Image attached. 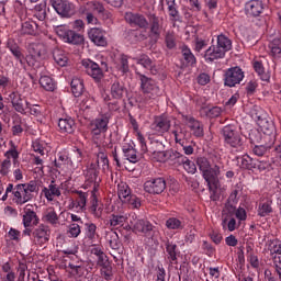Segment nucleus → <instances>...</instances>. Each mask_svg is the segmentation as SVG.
<instances>
[{
	"mask_svg": "<svg viewBox=\"0 0 281 281\" xmlns=\"http://www.w3.org/2000/svg\"><path fill=\"white\" fill-rule=\"evenodd\" d=\"M198 168L204 179L211 201H218L221 195L218 194V188H221V167L218 165L210 164V160L205 157H200L196 159Z\"/></svg>",
	"mask_w": 281,
	"mask_h": 281,
	"instance_id": "1",
	"label": "nucleus"
},
{
	"mask_svg": "<svg viewBox=\"0 0 281 281\" xmlns=\"http://www.w3.org/2000/svg\"><path fill=\"white\" fill-rule=\"evenodd\" d=\"M136 78L139 85L140 95L138 97V102L142 106H153L161 95L164 91L159 87L157 80L136 71Z\"/></svg>",
	"mask_w": 281,
	"mask_h": 281,
	"instance_id": "2",
	"label": "nucleus"
},
{
	"mask_svg": "<svg viewBox=\"0 0 281 281\" xmlns=\"http://www.w3.org/2000/svg\"><path fill=\"white\" fill-rule=\"evenodd\" d=\"M125 21L132 27H139L140 30H146L149 25L148 37L153 43H157L161 38V24H159V18L156 15L150 16L148 24V20H146L144 14L126 12Z\"/></svg>",
	"mask_w": 281,
	"mask_h": 281,
	"instance_id": "3",
	"label": "nucleus"
},
{
	"mask_svg": "<svg viewBox=\"0 0 281 281\" xmlns=\"http://www.w3.org/2000/svg\"><path fill=\"white\" fill-rule=\"evenodd\" d=\"M232 49V40L227 35H217L216 41L212 40V45L205 50L204 58L209 63L225 58L227 52Z\"/></svg>",
	"mask_w": 281,
	"mask_h": 281,
	"instance_id": "4",
	"label": "nucleus"
},
{
	"mask_svg": "<svg viewBox=\"0 0 281 281\" xmlns=\"http://www.w3.org/2000/svg\"><path fill=\"white\" fill-rule=\"evenodd\" d=\"M224 146L229 148L232 153H243L245 150V140L235 125H226L222 130Z\"/></svg>",
	"mask_w": 281,
	"mask_h": 281,
	"instance_id": "5",
	"label": "nucleus"
},
{
	"mask_svg": "<svg viewBox=\"0 0 281 281\" xmlns=\"http://www.w3.org/2000/svg\"><path fill=\"white\" fill-rule=\"evenodd\" d=\"M124 93H126V88L124 85L117 80L111 83L110 86V95L106 91L102 92L101 98L103 102L108 104L109 111H120V103L117 101L112 100H122L124 98Z\"/></svg>",
	"mask_w": 281,
	"mask_h": 281,
	"instance_id": "6",
	"label": "nucleus"
},
{
	"mask_svg": "<svg viewBox=\"0 0 281 281\" xmlns=\"http://www.w3.org/2000/svg\"><path fill=\"white\" fill-rule=\"evenodd\" d=\"M55 32L63 43L68 45H85V35L71 30L65 25L55 27Z\"/></svg>",
	"mask_w": 281,
	"mask_h": 281,
	"instance_id": "7",
	"label": "nucleus"
},
{
	"mask_svg": "<svg viewBox=\"0 0 281 281\" xmlns=\"http://www.w3.org/2000/svg\"><path fill=\"white\" fill-rule=\"evenodd\" d=\"M38 223H41V218L34 211V205L26 204L22 213V225L24 227L22 235L30 236L32 234V228L36 227Z\"/></svg>",
	"mask_w": 281,
	"mask_h": 281,
	"instance_id": "8",
	"label": "nucleus"
},
{
	"mask_svg": "<svg viewBox=\"0 0 281 281\" xmlns=\"http://www.w3.org/2000/svg\"><path fill=\"white\" fill-rule=\"evenodd\" d=\"M29 236L33 238L35 245L43 247V245H47L49 238H52V228H49L47 224H37L31 228V234Z\"/></svg>",
	"mask_w": 281,
	"mask_h": 281,
	"instance_id": "9",
	"label": "nucleus"
},
{
	"mask_svg": "<svg viewBox=\"0 0 281 281\" xmlns=\"http://www.w3.org/2000/svg\"><path fill=\"white\" fill-rule=\"evenodd\" d=\"M83 175L86 179L83 189L88 190V188H91L92 186V190L90 192H99L100 179L98 178V175H100V170L98 169V164L91 162L85 170Z\"/></svg>",
	"mask_w": 281,
	"mask_h": 281,
	"instance_id": "10",
	"label": "nucleus"
},
{
	"mask_svg": "<svg viewBox=\"0 0 281 281\" xmlns=\"http://www.w3.org/2000/svg\"><path fill=\"white\" fill-rule=\"evenodd\" d=\"M110 120L111 116L109 114H101L90 122V135L92 139H100V136L109 131Z\"/></svg>",
	"mask_w": 281,
	"mask_h": 281,
	"instance_id": "11",
	"label": "nucleus"
},
{
	"mask_svg": "<svg viewBox=\"0 0 281 281\" xmlns=\"http://www.w3.org/2000/svg\"><path fill=\"white\" fill-rule=\"evenodd\" d=\"M243 80H245V71L238 66L228 68L224 74L225 87H236V85H240Z\"/></svg>",
	"mask_w": 281,
	"mask_h": 281,
	"instance_id": "12",
	"label": "nucleus"
},
{
	"mask_svg": "<svg viewBox=\"0 0 281 281\" xmlns=\"http://www.w3.org/2000/svg\"><path fill=\"white\" fill-rule=\"evenodd\" d=\"M81 65L87 74L94 82H100L104 78V67L91 59H82Z\"/></svg>",
	"mask_w": 281,
	"mask_h": 281,
	"instance_id": "13",
	"label": "nucleus"
},
{
	"mask_svg": "<svg viewBox=\"0 0 281 281\" xmlns=\"http://www.w3.org/2000/svg\"><path fill=\"white\" fill-rule=\"evenodd\" d=\"M8 196L11 198V201L13 203H15V205H19V206L24 205L22 184L20 183V184L14 186L12 183H9L7 186L4 194L1 198V201H8Z\"/></svg>",
	"mask_w": 281,
	"mask_h": 281,
	"instance_id": "14",
	"label": "nucleus"
},
{
	"mask_svg": "<svg viewBox=\"0 0 281 281\" xmlns=\"http://www.w3.org/2000/svg\"><path fill=\"white\" fill-rule=\"evenodd\" d=\"M50 5L59 16H74L76 9L68 0H50Z\"/></svg>",
	"mask_w": 281,
	"mask_h": 281,
	"instance_id": "15",
	"label": "nucleus"
},
{
	"mask_svg": "<svg viewBox=\"0 0 281 281\" xmlns=\"http://www.w3.org/2000/svg\"><path fill=\"white\" fill-rule=\"evenodd\" d=\"M144 190L147 194H162L166 190V179L158 178H149L144 183Z\"/></svg>",
	"mask_w": 281,
	"mask_h": 281,
	"instance_id": "16",
	"label": "nucleus"
},
{
	"mask_svg": "<svg viewBox=\"0 0 281 281\" xmlns=\"http://www.w3.org/2000/svg\"><path fill=\"white\" fill-rule=\"evenodd\" d=\"M170 119L165 115L156 116L150 124V131H153L154 135L164 136L165 133L170 131Z\"/></svg>",
	"mask_w": 281,
	"mask_h": 281,
	"instance_id": "17",
	"label": "nucleus"
},
{
	"mask_svg": "<svg viewBox=\"0 0 281 281\" xmlns=\"http://www.w3.org/2000/svg\"><path fill=\"white\" fill-rule=\"evenodd\" d=\"M88 38L91 43L97 45V47H106L109 41L106 40V31L100 27H92L88 31Z\"/></svg>",
	"mask_w": 281,
	"mask_h": 281,
	"instance_id": "18",
	"label": "nucleus"
},
{
	"mask_svg": "<svg viewBox=\"0 0 281 281\" xmlns=\"http://www.w3.org/2000/svg\"><path fill=\"white\" fill-rule=\"evenodd\" d=\"M182 121L189 126L194 137H203V123L194 119L192 115L182 114Z\"/></svg>",
	"mask_w": 281,
	"mask_h": 281,
	"instance_id": "19",
	"label": "nucleus"
},
{
	"mask_svg": "<svg viewBox=\"0 0 281 281\" xmlns=\"http://www.w3.org/2000/svg\"><path fill=\"white\" fill-rule=\"evenodd\" d=\"M134 234H143L145 238H153L155 236V226L147 220H139L133 229Z\"/></svg>",
	"mask_w": 281,
	"mask_h": 281,
	"instance_id": "20",
	"label": "nucleus"
},
{
	"mask_svg": "<svg viewBox=\"0 0 281 281\" xmlns=\"http://www.w3.org/2000/svg\"><path fill=\"white\" fill-rule=\"evenodd\" d=\"M90 214L94 216V218H102V214L104 212V204L98 200V191L90 192Z\"/></svg>",
	"mask_w": 281,
	"mask_h": 281,
	"instance_id": "21",
	"label": "nucleus"
},
{
	"mask_svg": "<svg viewBox=\"0 0 281 281\" xmlns=\"http://www.w3.org/2000/svg\"><path fill=\"white\" fill-rule=\"evenodd\" d=\"M171 134L175 137L176 144H179V146H186V144H189L190 142V132L181 125H176Z\"/></svg>",
	"mask_w": 281,
	"mask_h": 281,
	"instance_id": "22",
	"label": "nucleus"
},
{
	"mask_svg": "<svg viewBox=\"0 0 281 281\" xmlns=\"http://www.w3.org/2000/svg\"><path fill=\"white\" fill-rule=\"evenodd\" d=\"M89 192L91 191H76L75 199L71 201V207L72 210H77V212H85L87 210V200L89 199Z\"/></svg>",
	"mask_w": 281,
	"mask_h": 281,
	"instance_id": "23",
	"label": "nucleus"
},
{
	"mask_svg": "<svg viewBox=\"0 0 281 281\" xmlns=\"http://www.w3.org/2000/svg\"><path fill=\"white\" fill-rule=\"evenodd\" d=\"M165 247L167 251V260H169L170 265H179V255L181 251H179L177 244H175V241H170V239H167Z\"/></svg>",
	"mask_w": 281,
	"mask_h": 281,
	"instance_id": "24",
	"label": "nucleus"
},
{
	"mask_svg": "<svg viewBox=\"0 0 281 281\" xmlns=\"http://www.w3.org/2000/svg\"><path fill=\"white\" fill-rule=\"evenodd\" d=\"M130 58L131 57L125 54H121L116 57L114 65L120 76H126V74H131V64H128Z\"/></svg>",
	"mask_w": 281,
	"mask_h": 281,
	"instance_id": "25",
	"label": "nucleus"
},
{
	"mask_svg": "<svg viewBox=\"0 0 281 281\" xmlns=\"http://www.w3.org/2000/svg\"><path fill=\"white\" fill-rule=\"evenodd\" d=\"M68 273L74 278L76 281H86L89 271L85 266H76L74 263H69Z\"/></svg>",
	"mask_w": 281,
	"mask_h": 281,
	"instance_id": "26",
	"label": "nucleus"
},
{
	"mask_svg": "<svg viewBox=\"0 0 281 281\" xmlns=\"http://www.w3.org/2000/svg\"><path fill=\"white\" fill-rule=\"evenodd\" d=\"M245 8L248 16H260V13L265 11V4L261 0H250Z\"/></svg>",
	"mask_w": 281,
	"mask_h": 281,
	"instance_id": "27",
	"label": "nucleus"
},
{
	"mask_svg": "<svg viewBox=\"0 0 281 281\" xmlns=\"http://www.w3.org/2000/svg\"><path fill=\"white\" fill-rule=\"evenodd\" d=\"M58 128L59 133L71 135L76 131V121L71 116L59 119Z\"/></svg>",
	"mask_w": 281,
	"mask_h": 281,
	"instance_id": "28",
	"label": "nucleus"
},
{
	"mask_svg": "<svg viewBox=\"0 0 281 281\" xmlns=\"http://www.w3.org/2000/svg\"><path fill=\"white\" fill-rule=\"evenodd\" d=\"M42 194H44L46 201H54L55 196H60V187L56 184V181H50L48 187L42 189Z\"/></svg>",
	"mask_w": 281,
	"mask_h": 281,
	"instance_id": "29",
	"label": "nucleus"
},
{
	"mask_svg": "<svg viewBox=\"0 0 281 281\" xmlns=\"http://www.w3.org/2000/svg\"><path fill=\"white\" fill-rule=\"evenodd\" d=\"M222 227L228 232H236V229L240 227V223L236 222V217H234L232 210H228V214L223 218Z\"/></svg>",
	"mask_w": 281,
	"mask_h": 281,
	"instance_id": "30",
	"label": "nucleus"
},
{
	"mask_svg": "<svg viewBox=\"0 0 281 281\" xmlns=\"http://www.w3.org/2000/svg\"><path fill=\"white\" fill-rule=\"evenodd\" d=\"M273 202L271 200H260L257 205V215H259L261 218H265L266 216H271L273 214Z\"/></svg>",
	"mask_w": 281,
	"mask_h": 281,
	"instance_id": "31",
	"label": "nucleus"
},
{
	"mask_svg": "<svg viewBox=\"0 0 281 281\" xmlns=\"http://www.w3.org/2000/svg\"><path fill=\"white\" fill-rule=\"evenodd\" d=\"M259 126H260L263 135H266V139L268 137V139H270V142H274L276 125H273V122L267 121V120H261L259 122Z\"/></svg>",
	"mask_w": 281,
	"mask_h": 281,
	"instance_id": "32",
	"label": "nucleus"
},
{
	"mask_svg": "<svg viewBox=\"0 0 281 281\" xmlns=\"http://www.w3.org/2000/svg\"><path fill=\"white\" fill-rule=\"evenodd\" d=\"M122 151L124 154L125 159H127L130 164H137V161H139V155H137V149L132 147V145H123Z\"/></svg>",
	"mask_w": 281,
	"mask_h": 281,
	"instance_id": "33",
	"label": "nucleus"
},
{
	"mask_svg": "<svg viewBox=\"0 0 281 281\" xmlns=\"http://www.w3.org/2000/svg\"><path fill=\"white\" fill-rule=\"evenodd\" d=\"M237 162L239 164V168H243L244 170L256 169V159L247 154L237 157Z\"/></svg>",
	"mask_w": 281,
	"mask_h": 281,
	"instance_id": "34",
	"label": "nucleus"
},
{
	"mask_svg": "<svg viewBox=\"0 0 281 281\" xmlns=\"http://www.w3.org/2000/svg\"><path fill=\"white\" fill-rule=\"evenodd\" d=\"M127 220L128 217L124 213H112L109 220L110 227H114L115 229L123 227Z\"/></svg>",
	"mask_w": 281,
	"mask_h": 281,
	"instance_id": "35",
	"label": "nucleus"
},
{
	"mask_svg": "<svg viewBox=\"0 0 281 281\" xmlns=\"http://www.w3.org/2000/svg\"><path fill=\"white\" fill-rule=\"evenodd\" d=\"M133 194L131 193V187L125 182H120L117 184V196L122 203H126Z\"/></svg>",
	"mask_w": 281,
	"mask_h": 281,
	"instance_id": "36",
	"label": "nucleus"
},
{
	"mask_svg": "<svg viewBox=\"0 0 281 281\" xmlns=\"http://www.w3.org/2000/svg\"><path fill=\"white\" fill-rule=\"evenodd\" d=\"M53 58L59 67H67V63H69L67 53H65V50H63L60 48H55L53 50Z\"/></svg>",
	"mask_w": 281,
	"mask_h": 281,
	"instance_id": "37",
	"label": "nucleus"
},
{
	"mask_svg": "<svg viewBox=\"0 0 281 281\" xmlns=\"http://www.w3.org/2000/svg\"><path fill=\"white\" fill-rule=\"evenodd\" d=\"M125 38L126 41H128V43H131L132 45H135V43L146 41V35H143L142 31L128 30L125 33Z\"/></svg>",
	"mask_w": 281,
	"mask_h": 281,
	"instance_id": "38",
	"label": "nucleus"
},
{
	"mask_svg": "<svg viewBox=\"0 0 281 281\" xmlns=\"http://www.w3.org/2000/svg\"><path fill=\"white\" fill-rule=\"evenodd\" d=\"M71 92L75 98H80L85 92V82L80 78H72L70 82Z\"/></svg>",
	"mask_w": 281,
	"mask_h": 281,
	"instance_id": "39",
	"label": "nucleus"
},
{
	"mask_svg": "<svg viewBox=\"0 0 281 281\" xmlns=\"http://www.w3.org/2000/svg\"><path fill=\"white\" fill-rule=\"evenodd\" d=\"M40 86L42 87V89L44 91H56L57 89V85L56 81L54 79H52V77L49 76H42L40 78Z\"/></svg>",
	"mask_w": 281,
	"mask_h": 281,
	"instance_id": "40",
	"label": "nucleus"
},
{
	"mask_svg": "<svg viewBox=\"0 0 281 281\" xmlns=\"http://www.w3.org/2000/svg\"><path fill=\"white\" fill-rule=\"evenodd\" d=\"M165 157L168 161H172L176 166H181V161L186 156L175 149H169L165 151Z\"/></svg>",
	"mask_w": 281,
	"mask_h": 281,
	"instance_id": "41",
	"label": "nucleus"
},
{
	"mask_svg": "<svg viewBox=\"0 0 281 281\" xmlns=\"http://www.w3.org/2000/svg\"><path fill=\"white\" fill-rule=\"evenodd\" d=\"M181 54H182V58L186 63V65H189L192 67V65H196V57L194 56V54L192 53V49H190V47L183 45L181 47Z\"/></svg>",
	"mask_w": 281,
	"mask_h": 281,
	"instance_id": "42",
	"label": "nucleus"
},
{
	"mask_svg": "<svg viewBox=\"0 0 281 281\" xmlns=\"http://www.w3.org/2000/svg\"><path fill=\"white\" fill-rule=\"evenodd\" d=\"M33 16L37 19V21H45V19H47V4H36L33 11Z\"/></svg>",
	"mask_w": 281,
	"mask_h": 281,
	"instance_id": "43",
	"label": "nucleus"
},
{
	"mask_svg": "<svg viewBox=\"0 0 281 281\" xmlns=\"http://www.w3.org/2000/svg\"><path fill=\"white\" fill-rule=\"evenodd\" d=\"M166 227L168 229H183L186 227V223L183 222V218L169 217L166 221Z\"/></svg>",
	"mask_w": 281,
	"mask_h": 281,
	"instance_id": "44",
	"label": "nucleus"
},
{
	"mask_svg": "<svg viewBox=\"0 0 281 281\" xmlns=\"http://www.w3.org/2000/svg\"><path fill=\"white\" fill-rule=\"evenodd\" d=\"M36 30H38V24L32 20L22 23V34L34 36V34H36Z\"/></svg>",
	"mask_w": 281,
	"mask_h": 281,
	"instance_id": "45",
	"label": "nucleus"
},
{
	"mask_svg": "<svg viewBox=\"0 0 281 281\" xmlns=\"http://www.w3.org/2000/svg\"><path fill=\"white\" fill-rule=\"evenodd\" d=\"M231 212L233 216L237 218L239 224L247 221V210H245V207L239 206L238 209H236V206L231 205Z\"/></svg>",
	"mask_w": 281,
	"mask_h": 281,
	"instance_id": "46",
	"label": "nucleus"
},
{
	"mask_svg": "<svg viewBox=\"0 0 281 281\" xmlns=\"http://www.w3.org/2000/svg\"><path fill=\"white\" fill-rule=\"evenodd\" d=\"M7 49H9V52H11V54H12V56H14V58L21 59V56L23 55V50L21 49V46H19V44H16V42H14L13 40H9L7 42Z\"/></svg>",
	"mask_w": 281,
	"mask_h": 281,
	"instance_id": "47",
	"label": "nucleus"
},
{
	"mask_svg": "<svg viewBox=\"0 0 281 281\" xmlns=\"http://www.w3.org/2000/svg\"><path fill=\"white\" fill-rule=\"evenodd\" d=\"M44 221L45 223L53 225V227H56V225H58V214L56 213V210L48 209L44 214Z\"/></svg>",
	"mask_w": 281,
	"mask_h": 281,
	"instance_id": "48",
	"label": "nucleus"
},
{
	"mask_svg": "<svg viewBox=\"0 0 281 281\" xmlns=\"http://www.w3.org/2000/svg\"><path fill=\"white\" fill-rule=\"evenodd\" d=\"M10 144H11V148L4 153V157H7L5 159H9V160L13 159V165L16 166V164H19V155H21V153L16 150V145H14L13 142H11Z\"/></svg>",
	"mask_w": 281,
	"mask_h": 281,
	"instance_id": "49",
	"label": "nucleus"
},
{
	"mask_svg": "<svg viewBox=\"0 0 281 281\" xmlns=\"http://www.w3.org/2000/svg\"><path fill=\"white\" fill-rule=\"evenodd\" d=\"M272 251L273 254H276V256L273 257V265L276 267V271H281V243L274 245Z\"/></svg>",
	"mask_w": 281,
	"mask_h": 281,
	"instance_id": "50",
	"label": "nucleus"
},
{
	"mask_svg": "<svg viewBox=\"0 0 281 281\" xmlns=\"http://www.w3.org/2000/svg\"><path fill=\"white\" fill-rule=\"evenodd\" d=\"M165 45L167 49H177V36L175 32H167L165 35Z\"/></svg>",
	"mask_w": 281,
	"mask_h": 281,
	"instance_id": "51",
	"label": "nucleus"
},
{
	"mask_svg": "<svg viewBox=\"0 0 281 281\" xmlns=\"http://www.w3.org/2000/svg\"><path fill=\"white\" fill-rule=\"evenodd\" d=\"M12 105L13 109L18 112L21 113L22 115H25V111H27V108L25 105V103H23V99H21V97H15L12 100Z\"/></svg>",
	"mask_w": 281,
	"mask_h": 281,
	"instance_id": "52",
	"label": "nucleus"
},
{
	"mask_svg": "<svg viewBox=\"0 0 281 281\" xmlns=\"http://www.w3.org/2000/svg\"><path fill=\"white\" fill-rule=\"evenodd\" d=\"M180 166H183V169L189 175H194V172H196V165H194V161L190 160L187 156H184V159H182Z\"/></svg>",
	"mask_w": 281,
	"mask_h": 281,
	"instance_id": "53",
	"label": "nucleus"
},
{
	"mask_svg": "<svg viewBox=\"0 0 281 281\" xmlns=\"http://www.w3.org/2000/svg\"><path fill=\"white\" fill-rule=\"evenodd\" d=\"M271 146H273V140L268 144V145H256L252 148V153L254 155H256L257 157H265V155H267V150H269V148H271Z\"/></svg>",
	"mask_w": 281,
	"mask_h": 281,
	"instance_id": "54",
	"label": "nucleus"
},
{
	"mask_svg": "<svg viewBox=\"0 0 281 281\" xmlns=\"http://www.w3.org/2000/svg\"><path fill=\"white\" fill-rule=\"evenodd\" d=\"M86 236L89 240H93L98 236V226L93 223H86Z\"/></svg>",
	"mask_w": 281,
	"mask_h": 281,
	"instance_id": "55",
	"label": "nucleus"
},
{
	"mask_svg": "<svg viewBox=\"0 0 281 281\" xmlns=\"http://www.w3.org/2000/svg\"><path fill=\"white\" fill-rule=\"evenodd\" d=\"M12 170V161L8 158L0 162V175L1 177H8Z\"/></svg>",
	"mask_w": 281,
	"mask_h": 281,
	"instance_id": "56",
	"label": "nucleus"
},
{
	"mask_svg": "<svg viewBox=\"0 0 281 281\" xmlns=\"http://www.w3.org/2000/svg\"><path fill=\"white\" fill-rule=\"evenodd\" d=\"M82 231L80 229V225L72 223L68 226L67 236L68 238H78Z\"/></svg>",
	"mask_w": 281,
	"mask_h": 281,
	"instance_id": "57",
	"label": "nucleus"
},
{
	"mask_svg": "<svg viewBox=\"0 0 281 281\" xmlns=\"http://www.w3.org/2000/svg\"><path fill=\"white\" fill-rule=\"evenodd\" d=\"M21 236H23V233L13 227H11L7 233V237L9 238V240H12L13 243H21Z\"/></svg>",
	"mask_w": 281,
	"mask_h": 281,
	"instance_id": "58",
	"label": "nucleus"
},
{
	"mask_svg": "<svg viewBox=\"0 0 281 281\" xmlns=\"http://www.w3.org/2000/svg\"><path fill=\"white\" fill-rule=\"evenodd\" d=\"M256 169L260 172L265 170H269L271 168V162L269 161V158L263 159H255Z\"/></svg>",
	"mask_w": 281,
	"mask_h": 281,
	"instance_id": "59",
	"label": "nucleus"
},
{
	"mask_svg": "<svg viewBox=\"0 0 281 281\" xmlns=\"http://www.w3.org/2000/svg\"><path fill=\"white\" fill-rule=\"evenodd\" d=\"M101 276L104 280H113V267L111 263H106L105 266H101Z\"/></svg>",
	"mask_w": 281,
	"mask_h": 281,
	"instance_id": "60",
	"label": "nucleus"
},
{
	"mask_svg": "<svg viewBox=\"0 0 281 281\" xmlns=\"http://www.w3.org/2000/svg\"><path fill=\"white\" fill-rule=\"evenodd\" d=\"M125 203H127L132 210H139L142 207V200L135 194H132Z\"/></svg>",
	"mask_w": 281,
	"mask_h": 281,
	"instance_id": "61",
	"label": "nucleus"
},
{
	"mask_svg": "<svg viewBox=\"0 0 281 281\" xmlns=\"http://www.w3.org/2000/svg\"><path fill=\"white\" fill-rule=\"evenodd\" d=\"M88 9L92 12H98V14H104V5L98 1H91L87 3Z\"/></svg>",
	"mask_w": 281,
	"mask_h": 281,
	"instance_id": "62",
	"label": "nucleus"
},
{
	"mask_svg": "<svg viewBox=\"0 0 281 281\" xmlns=\"http://www.w3.org/2000/svg\"><path fill=\"white\" fill-rule=\"evenodd\" d=\"M26 110L30 112L31 115H34V117H38L41 115V105L38 104H32L29 101H25Z\"/></svg>",
	"mask_w": 281,
	"mask_h": 281,
	"instance_id": "63",
	"label": "nucleus"
},
{
	"mask_svg": "<svg viewBox=\"0 0 281 281\" xmlns=\"http://www.w3.org/2000/svg\"><path fill=\"white\" fill-rule=\"evenodd\" d=\"M137 65H142L145 69H150L153 67V59L147 55H143L137 59Z\"/></svg>",
	"mask_w": 281,
	"mask_h": 281,
	"instance_id": "64",
	"label": "nucleus"
}]
</instances>
